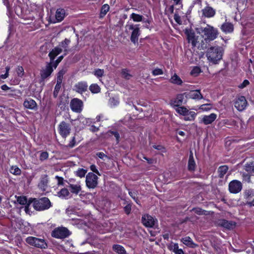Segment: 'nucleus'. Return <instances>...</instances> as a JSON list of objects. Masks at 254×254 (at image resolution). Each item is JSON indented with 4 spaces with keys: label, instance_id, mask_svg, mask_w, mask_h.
<instances>
[{
    "label": "nucleus",
    "instance_id": "f257e3e1",
    "mask_svg": "<svg viewBox=\"0 0 254 254\" xmlns=\"http://www.w3.org/2000/svg\"><path fill=\"white\" fill-rule=\"evenodd\" d=\"M185 33L187 36V39L189 43H191L192 46L194 47H196L199 50H204L207 48L208 43L210 42V40L206 39V38L203 37L199 38L198 36H196L194 32L186 30Z\"/></svg>",
    "mask_w": 254,
    "mask_h": 254
},
{
    "label": "nucleus",
    "instance_id": "f03ea898",
    "mask_svg": "<svg viewBox=\"0 0 254 254\" xmlns=\"http://www.w3.org/2000/svg\"><path fill=\"white\" fill-rule=\"evenodd\" d=\"M223 48L219 46L209 48L206 53L207 59L213 64H217L222 58Z\"/></svg>",
    "mask_w": 254,
    "mask_h": 254
},
{
    "label": "nucleus",
    "instance_id": "7ed1b4c3",
    "mask_svg": "<svg viewBox=\"0 0 254 254\" xmlns=\"http://www.w3.org/2000/svg\"><path fill=\"white\" fill-rule=\"evenodd\" d=\"M197 30L198 33H202L203 37L210 41L216 39L218 34L217 30L209 25H207L205 27L199 28Z\"/></svg>",
    "mask_w": 254,
    "mask_h": 254
},
{
    "label": "nucleus",
    "instance_id": "20e7f679",
    "mask_svg": "<svg viewBox=\"0 0 254 254\" xmlns=\"http://www.w3.org/2000/svg\"><path fill=\"white\" fill-rule=\"evenodd\" d=\"M31 200L33 202V207L37 211L48 209L51 206V202L47 197H43L39 199L31 198Z\"/></svg>",
    "mask_w": 254,
    "mask_h": 254
},
{
    "label": "nucleus",
    "instance_id": "39448f33",
    "mask_svg": "<svg viewBox=\"0 0 254 254\" xmlns=\"http://www.w3.org/2000/svg\"><path fill=\"white\" fill-rule=\"evenodd\" d=\"M26 242L31 246L40 249H45L47 247V245L44 239L34 237L27 238Z\"/></svg>",
    "mask_w": 254,
    "mask_h": 254
},
{
    "label": "nucleus",
    "instance_id": "423d86ee",
    "mask_svg": "<svg viewBox=\"0 0 254 254\" xmlns=\"http://www.w3.org/2000/svg\"><path fill=\"white\" fill-rule=\"evenodd\" d=\"M70 234L69 230L65 227H59L55 229L52 233V237L58 239H64Z\"/></svg>",
    "mask_w": 254,
    "mask_h": 254
},
{
    "label": "nucleus",
    "instance_id": "0eeeda50",
    "mask_svg": "<svg viewBox=\"0 0 254 254\" xmlns=\"http://www.w3.org/2000/svg\"><path fill=\"white\" fill-rule=\"evenodd\" d=\"M85 182L88 188L94 189L98 184V177L93 173H89L86 175Z\"/></svg>",
    "mask_w": 254,
    "mask_h": 254
},
{
    "label": "nucleus",
    "instance_id": "6e6552de",
    "mask_svg": "<svg viewBox=\"0 0 254 254\" xmlns=\"http://www.w3.org/2000/svg\"><path fill=\"white\" fill-rule=\"evenodd\" d=\"M71 127L69 124L63 121L59 126V133L64 138H65L70 132Z\"/></svg>",
    "mask_w": 254,
    "mask_h": 254
},
{
    "label": "nucleus",
    "instance_id": "1a4fd4ad",
    "mask_svg": "<svg viewBox=\"0 0 254 254\" xmlns=\"http://www.w3.org/2000/svg\"><path fill=\"white\" fill-rule=\"evenodd\" d=\"M52 62L47 63L40 71L41 78L42 81L49 77L53 71Z\"/></svg>",
    "mask_w": 254,
    "mask_h": 254
},
{
    "label": "nucleus",
    "instance_id": "9d476101",
    "mask_svg": "<svg viewBox=\"0 0 254 254\" xmlns=\"http://www.w3.org/2000/svg\"><path fill=\"white\" fill-rule=\"evenodd\" d=\"M83 105V102L78 98L72 99L70 103L71 109L72 111L76 113H80L81 112Z\"/></svg>",
    "mask_w": 254,
    "mask_h": 254
},
{
    "label": "nucleus",
    "instance_id": "9b49d317",
    "mask_svg": "<svg viewBox=\"0 0 254 254\" xmlns=\"http://www.w3.org/2000/svg\"><path fill=\"white\" fill-rule=\"evenodd\" d=\"M242 189V183L238 180H233L229 184V190L230 192L237 193Z\"/></svg>",
    "mask_w": 254,
    "mask_h": 254
},
{
    "label": "nucleus",
    "instance_id": "f8f14e48",
    "mask_svg": "<svg viewBox=\"0 0 254 254\" xmlns=\"http://www.w3.org/2000/svg\"><path fill=\"white\" fill-rule=\"evenodd\" d=\"M234 105L238 111H242L246 108L247 101L244 96H241L236 99Z\"/></svg>",
    "mask_w": 254,
    "mask_h": 254
},
{
    "label": "nucleus",
    "instance_id": "ddd939ff",
    "mask_svg": "<svg viewBox=\"0 0 254 254\" xmlns=\"http://www.w3.org/2000/svg\"><path fill=\"white\" fill-rule=\"evenodd\" d=\"M244 198L247 200L246 204L250 206H254V198L251 199L254 196V191L252 189L246 190L244 192Z\"/></svg>",
    "mask_w": 254,
    "mask_h": 254
},
{
    "label": "nucleus",
    "instance_id": "4468645a",
    "mask_svg": "<svg viewBox=\"0 0 254 254\" xmlns=\"http://www.w3.org/2000/svg\"><path fill=\"white\" fill-rule=\"evenodd\" d=\"M141 222L146 227H153L155 223V220L148 214H144L142 216Z\"/></svg>",
    "mask_w": 254,
    "mask_h": 254
},
{
    "label": "nucleus",
    "instance_id": "2eb2a0df",
    "mask_svg": "<svg viewBox=\"0 0 254 254\" xmlns=\"http://www.w3.org/2000/svg\"><path fill=\"white\" fill-rule=\"evenodd\" d=\"M185 96L187 98L195 100H200L203 98L199 90H191L188 92L184 93Z\"/></svg>",
    "mask_w": 254,
    "mask_h": 254
},
{
    "label": "nucleus",
    "instance_id": "dca6fc26",
    "mask_svg": "<svg viewBox=\"0 0 254 254\" xmlns=\"http://www.w3.org/2000/svg\"><path fill=\"white\" fill-rule=\"evenodd\" d=\"M88 86L86 82L81 81L75 84L73 90L78 93L82 94L87 90Z\"/></svg>",
    "mask_w": 254,
    "mask_h": 254
},
{
    "label": "nucleus",
    "instance_id": "f3484780",
    "mask_svg": "<svg viewBox=\"0 0 254 254\" xmlns=\"http://www.w3.org/2000/svg\"><path fill=\"white\" fill-rule=\"evenodd\" d=\"M218 225L227 229L231 230L235 227L236 223L232 221H229L225 219H221L219 221Z\"/></svg>",
    "mask_w": 254,
    "mask_h": 254
},
{
    "label": "nucleus",
    "instance_id": "a211bd4d",
    "mask_svg": "<svg viewBox=\"0 0 254 254\" xmlns=\"http://www.w3.org/2000/svg\"><path fill=\"white\" fill-rule=\"evenodd\" d=\"M202 15L206 17H212L215 14V10L210 6H206L202 10Z\"/></svg>",
    "mask_w": 254,
    "mask_h": 254
},
{
    "label": "nucleus",
    "instance_id": "6ab92c4d",
    "mask_svg": "<svg viewBox=\"0 0 254 254\" xmlns=\"http://www.w3.org/2000/svg\"><path fill=\"white\" fill-rule=\"evenodd\" d=\"M196 164L194 160L193 153L191 151L190 152L188 168L190 171H194L195 169Z\"/></svg>",
    "mask_w": 254,
    "mask_h": 254
},
{
    "label": "nucleus",
    "instance_id": "aec40b11",
    "mask_svg": "<svg viewBox=\"0 0 254 254\" xmlns=\"http://www.w3.org/2000/svg\"><path fill=\"white\" fill-rule=\"evenodd\" d=\"M63 49L59 47H57L53 49L49 54V57L51 60L50 62H52L53 63L55 57L61 53Z\"/></svg>",
    "mask_w": 254,
    "mask_h": 254
},
{
    "label": "nucleus",
    "instance_id": "412c9836",
    "mask_svg": "<svg viewBox=\"0 0 254 254\" xmlns=\"http://www.w3.org/2000/svg\"><path fill=\"white\" fill-rule=\"evenodd\" d=\"M24 106L29 109L34 110L37 108V104L33 99L26 100L23 103Z\"/></svg>",
    "mask_w": 254,
    "mask_h": 254
},
{
    "label": "nucleus",
    "instance_id": "4be33fe9",
    "mask_svg": "<svg viewBox=\"0 0 254 254\" xmlns=\"http://www.w3.org/2000/svg\"><path fill=\"white\" fill-rule=\"evenodd\" d=\"M140 34L139 28H135L132 31L130 41L134 44L137 43L138 37Z\"/></svg>",
    "mask_w": 254,
    "mask_h": 254
},
{
    "label": "nucleus",
    "instance_id": "5701e85b",
    "mask_svg": "<svg viewBox=\"0 0 254 254\" xmlns=\"http://www.w3.org/2000/svg\"><path fill=\"white\" fill-rule=\"evenodd\" d=\"M216 115L214 113L209 116H205L202 119V122L205 125L211 124L216 118Z\"/></svg>",
    "mask_w": 254,
    "mask_h": 254
},
{
    "label": "nucleus",
    "instance_id": "b1692460",
    "mask_svg": "<svg viewBox=\"0 0 254 254\" xmlns=\"http://www.w3.org/2000/svg\"><path fill=\"white\" fill-rule=\"evenodd\" d=\"M221 29L225 33H231L233 32L234 27L231 23L226 22L222 25Z\"/></svg>",
    "mask_w": 254,
    "mask_h": 254
},
{
    "label": "nucleus",
    "instance_id": "393cba45",
    "mask_svg": "<svg viewBox=\"0 0 254 254\" xmlns=\"http://www.w3.org/2000/svg\"><path fill=\"white\" fill-rule=\"evenodd\" d=\"M182 242L186 246L192 248H194L197 246L196 244L193 242L192 239L190 237H186L183 238Z\"/></svg>",
    "mask_w": 254,
    "mask_h": 254
},
{
    "label": "nucleus",
    "instance_id": "a878e982",
    "mask_svg": "<svg viewBox=\"0 0 254 254\" xmlns=\"http://www.w3.org/2000/svg\"><path fill=\"white\" fill-rule=\"evenodd\" d=\"M65 16V10L63 8H58L56 12V18L58 21H62Z\"/></svg>",
    "mask_w": 254,
    "mask_h": 254
},
{
    "label": "nucleus",
    "instance_id": "bb28decb",
    "mask_svg": "<svg viewBox=\"0 0 254 254\" xmlns=\"http://www.w3.org/2000/svg\"><path fill=\"white\" fill-rule=\"evenodd\" d=\"M69 190L72 193L77 194L81 190V186L79 184H69Z\"/></svg>",
    "mask_w": 254,
    "mask_h": 254
},
{
    "label": "nucleus",
    "instance_id": "cd10ccee",
    "mask_svg": "<svg viewBox=\"0 0 254 254\" xmlns=\"http://www.w3.org/2000/svg\"><path fill=\"white\" fill-rule=\"evenodd\" d=\"M228 167L227 165L220 166L218 169V176L220 178H223L224 175L227 173L228 170Z\"/></svg>",
    "mask_w": 254,
    "mask_h": 254
},
{
    "label": "nucleus",
    "instance_id": "c85d7f7f",
    "mask_svg": "<svg viewBox=\"0 0 254 254\" xmlns=\"http://www.w3.org/2000/svg\"><path fill=\"white\" fill-rule=\"evenodd\" d=\"M70 42L69 39H65L64 40L61 42L58 46L64 49V52H65L64 55H65L68 52L67 47Z\"/></svg>",
    "mask_w": 254,
    "mask_h": 254
},
{
    "label": "nucleus",
    "instance_id": "c756f323",
    "mask_svg": "<svg viewBox=\"0 0 254 254\" xmlns=\"http://www.w3.org/2000/svg\"><path fill=\"white\" fill-rule=\"evenodd\" d=\"M113 249L119 254H127L125 249L121 245H114L113 246Z\"/></svg>",
    "mask_w": 254,
    "mask_h": 254
},
{
    "label": "nucleus",
    "instance_id": "7c9ffc66",
    "mask_svg": "<svg viewBox=\"0 0 254 254\" xmlns=\"http://www.w3.org/2000/svg\"><path fill=\"white\" fill-rule=\"evenodd\" d=\"M170 81L175 84L181 85L183 83L182 79L176 74H174L170 79Z\"/></svg>",
    "mask_w": 254,
    "mask_h": 254
},
{
    "label": "nucleus",
    "instance_id": "2f4dec72",
    "mask_svg": "<svg viewBox=\"0 0 254 254\" xmlns=\"http://www.w3.org/2000/svg\"><path fill=\"white\" fill-rule=\"evenodd\" d=\"M184 95L185 94L184 93L182 94H179L177 96L176 99L174 101V104L175 106L179 107L182 104L184 99Z\"/></svg>",
    "mask_w": 254,
    "mask_h": 254
},
{
    "label": "nucleus",
    "instance_id": "473e14b6",
    "mask_svg": "<svg viewBox=\"0 0 254 254\" xmlns=\"http://www.w3.org/2000/svg\"><path fill=\"white\" fill-rule=\"evenodd\" d=\"M69 194L68 190L66 188H63L58 192V196L60 197H65Z\"/></svg>",
    "mask_w": 254,
    "mask_h": 254
},
{
    "label": "nucleus",
    "instance_id": "72a5a7b5",
    "mask_svg": "<svg viewBox=\"0 0 254 254\" xmlns=\"http://www.w3.org/2000/svg\"><path fill=\"white\" fill-rule=\"evenodd\" d=\"M121 75L123 78L127 80L129 79L132 77V75L130 74L129 71L126 68L122 69Z\"/></svg>",
    "mask_w": 254,
    "mask_h": 254
},
{
    "label": "nucleus",
    "instance_id": "f704fd0d",
    "mask_svg": "<svg viewBox=\"0 0 254 254\" xmlns=\"http://www.w3.org/2000/svg\"><path fill=\"white\" fill-rule=\"evenodd\" d=\"M245 170L249 174H254V163L252 162L245 165Z\"/></svg>",
    "mask_w": 254,
    "mask_h": 254
},
{
    "label": "nucleus",
    "instance_id": "c9c22d12",
    "mask_svg": "<svg viewBox=\"0 0 254 254\" xmlns=\"http://www.w3.org/2000/svg\"><path fill=\"white\" fill-rule=\"evenodd\" d=\"M110 7L109 5L107 4H104L101 9V12H100V17H103L104 16L107 12L109 10Z\"/></svg>",
    "mask_w": 254,
    "mask_h": 254
},
{
    "label": "nucleus",
    "instance_id": "e433bc0d",
    "mask_svg": "<svg viewBox=\"0 0 254 254\" xmlns=\"http://www.w3.org/2000/svg\"><path fill=\"white\" fill-rule=\"evenodd\" d=\"M15 197L17 198V201L21 205H25L28 202L26 197L25 196H16Z\"/></svg>",
    "mask_w": 254,
    "mask_h": 254
},
{
    "label": "nucleus",
    "instance_id": "4c0bfd02",
    "mask_svg": "<svg viewBox=\"0 0 254 254\" xmlns=\"http://www.w3.org/2000/svg\"><path fill=\"white\" fill-rule=\"evenodd\" d=\"M130 18L133 19L134 22H140L143 20V16L142 15L132 13L130 15Z\"/></svg>",
    "mask_w": 254,
    "mask_h": 254
},
{
    "label": "nucleus",
    "instance_id": "58836bf2",
    "mask_svg": "<svg viewBox=\"0 0 254 254\" xmlns=\"http://www.w3.org/2000/svg\"><path fill=\"white\" fill-rule=\"evenodd\" d=\"M176 111L180 114L184 116L187 115L189 110L185 107H180L176 109Z\"/></svg>",
    "mask_w": 254,
    "mask_h": 254
},
{
    "label": "nucleus",
    "instance_id": "ea45409f",
    "mask_svg": "<svg viewBox=\"0 0 254 254\" xmlns=\"http://www.w3.org/2000/svg\"><path fill=\"white\" fill-rule=\"evenodd\" d=\"M89 89L93 93H97L100 92V88L96 84H93L89 86Z\"/></svg>",
    "mask_w": 254,
    "mask_h": 254
},
{
    "label": "nucleus",
    "instance_id": "a19ab883",
    "mask_svg": "<svg viewBox=\"0 0 254 254\" xmlns=\"http://www.w3.org/2000/svg\"><path fill=\"white\" fill-rule=\"evenodd\" d=\"M86 173H87V170H86L80 168V169H78L75 172V174H76V175L77 176H78V177H79L80 178H82V177H84L85 176V174Z\"/></svg>",
    "mask_w": 254,
    "mask_h": 254
},
{
    "label": "nucleus",
    "instance_id": "79ce46f5",
    "mask_svg": "<svg viewBox=\"0 0 254 254\" xmlns=\"http://www.w3.org/2000/svg\"><path fill=\"white\" fill-rule=\"evenodd\" d=\"M65 73V71L64 70H60L57 75V83L61 84L62 82L63 78V75Z\"/></svg>",
    "mask_w": 254,
    "mask_h": 254
},
{
    "label": "nucleus",
    "instance_id": "37998d69",
    "mask_svg": "<svg viewBox=\"0 0 254 254\" xmlns=\"http://www.w3.org/2000/svg\"><path fill=\"white\" fill-rule=\"evenodd\" d=\"M11 173L16 175H19L21 174V170L16 166H12L10 168Z\"/></svg>",
    "mask_w": 254,
    "mask_h": 254
},
{
    "label": "nucleus",
    "instance_id": "c03bdc74",
    "mask_svg": "<svg viewBox=\"0 0 254 254\" xmlns=\"http://www.w3.org/2000/svg\"><path fill=\"white\" fill-rule=\"evenodd\" d=\"M195 113L194 112H189L187 115H185V120L186 121H192L194 119Z\"/></svg>",
    "mask_w": 254,
    "mask_h": 254
},
{
    "label": "nucleus",
    "instance_id": "a18cd8bd",
    "mask_svg": "<svg viewBox=\"0 0 254 254\" xmlns=\"http://www.w3.org/2000/svg\"><path fill=\"white\" fill-rule=\"evenodd\" d=\"M61 84L57 83V84L55 86V87L54 93H53V96L55 98H56L58 96L59 92L61 89Z\"/></svg>",
    "mask_w": 254,
    "mask_h": 254
},
{
    "label": "nucleus",
    "instance_id": "49530a36",
    "mask_svg": "<svg viewBox=\"0 0 254 254\" xmlns=\"http://www.w3.org/2000/svg\"><path fill=\"white\" fill-rule=\"evenodd\" d=\"M200 68L198 66H195L190 72V74L194 76H197L200 72Z\"/></svg>",
    "mask_w": 254,
    "mask_h": 254
},
{
    "label": "nucleus",
    "instance_id": "de8ad7c7",
    "mask_svg": "<svg viewBox=\"0 0 254 254\" xmlns=\"http://www.w3.org/2000/svg\"><path fill=\"white\" fill-rule=\"evenodd\" d=\"M211 107L212 106L210 104H205L200 106L199 109L203 111H208L209 110Z\"/></svg>",
    "mask_w": 254,
    "mask_h": 254
},
{
    "label": "nucleus",
    "instance_id": "09e8293b",
    "mask_svg": "<svg viewBox=\"0 0 254 254\" xmlns=\"http://www.w3.org/2000/svg\"><path fill=\"white\" fill-rule=\"evenodd\" d=\"M152 73L153 75L156 76V75L163 74V71L161 69L159 68H156L152 71Z\"/></svg>",
    "mask_w": 254,
    "mask_h": 254
},
{
    "label": "nucleus",
    "instance_id": "8fccbe9b",
    "mask_svg": "<svg viewBox=\"0 0 254 254\" xmlns=\"http://www.w3.org/2000/svg\"><path fill=\"white\" fill-rule=\"evenodd\" d=\"M16 72L17 75L21 77L24 74V69L22 66H18L16 68Z\"/></svg>",
    "mask_w": 254,
    "mask_h": 254
},
{
    "label": "nucleus",
    "instance_id": "3c124183",
    "mask_svg": "<svg viewBox=\"0 0 254 254\" xmlns=\"http://www.w3.org/2000/svg\"><path fill=\"white\" fill-rule=\"evenodd\" d=\"M49 154L47 152H42L40 154V160L41 161H44L48 158Z\"/></svg>",
    "mask_w": 254,
    "mask_h": 254
},
{
    "label": "nucleus",
    "instance_id": "603ef678",
    "mask_svg": "<svg viewBox=\"0 0 254 254\" xmlns=\"http://www.w3.org/2000/svg\"><path fill=\"white\" fill-rule=\"evenodd\" d=\"M173 251L175 254H184L183 250L178 248V245H175Z\"/></svg>",
    "mask_w": 254,
    "mask_h": 254
},
{
    "label": "nucleus",
    "instance_id": "864d4df0",
    "mask_svg": "<svg viewBox=\"0 0 254 254\" xmlns=\"http://www.w3.org/2000/svg\"><path fill=\"white\" fill-rule=\"evenodd\" d=\"M104 70L101 69H97L95 70L94 74L97 77H102L104 74Z\"/></svg>",
    "mask_w": 254,
    "mask_h": 254
},
{
    "label": "nucleus",
    "instance_id": "5fc2aeb1",
    "mask_svg": "<svg viewBox=\"0 0 254 254\" xmlns=\"http://www.w3.org/2000/svg\"><path fill=\"white\" fill-rule=\"evenodd\" d=\"M108 132L109 133L114 135V136L116 137L117 143L119 142L120 135L118 132L110 130Z\"/></svg>",
    "mask_w": 254,
    "mask_h": 254
},
{
    "label": "nucleus",
    "instance_id": "6e6d98bb",
    "mask_svg": "<svg viewBox=\"0 0 254 254\" xmlns=\"http://www.w3.org/2000/svg\"><path fill=\"white\" fill-rule=\"evenodd\" d=\"M109 102L111 106H116L119 103V101L114 98H110Z\"/></svg>",
    "mask_w": 254,
    "mask_h": 254
},
{
    "label": "nucleus",
    "instance_id": "4d7b16f0",
    "mask_svg": "<svg viewBox=\"0 0 254 254\" xmlns=\"http://www.w3.org/2000/svg\"><path fill=\"white\" fill-rule=\"evenodd\" d=\"M131 209V205L130 204H128L124 207V211L125 213L127 215H128L130 213Z\"/></svg>",
    "mask_w": 254,
    "mask_h": 254
},
{
    "label": "nucleus",
    "instance_id": "13d9d810",
    "mask_svg": "<svg viewBox=\"0 0 254 254\" xmlns=\"http://www.w3.org/2000/svg\"><path fill=\"white\" fill-rule=\"evenodd\" d=\"M64 58L63 56H61L58 58V59L54 63H53L52 64L54 66L55 68H56L58 65V64L61 62Z\"/></svg>",
    "mask_w": 254,
    "mask_h": 254
},
{
    "label": "nucleus",
    "instance_id": "bf43d9fd",
    "mask_svg": "<svg viewBox=\"0 0 254 254\" xmlns=\"http://www.w3.org/2000/svg\"><path fill=\"white\" fill-rule=\"evenodd\" d=\"M32 203H33L32 200H31V198H30L28 200V203L26 204H25L26 205L25 206V211L26 213H29V206Z\"/></svg>",
    "mask_w": 254,
    "mask_h": 254
},
{
    "label": "nucleus",
    "instance_id": "052dcab7",
    "mask_svg": "<svg viewBox=\"0 0 254 254\" xmlns=\"http://www.w3.org/2000/svg\"><path fill=\"white\" fill-rule=\"evenodd\" d=\"M75 144V137H73L71 141L69 142V143L67 146H65L64 147H68L70 148H72L74 146Z\"/></svg>",
    "mask_w": 254,
    "mask_h": 254
},
{
    "label": "nucleus",
    "instance_id": "680f3d73",
    "mask_svg": "<svg viewBox=\"0 0 254 254\" xmlns=\"http://www.w3.org/2000/svg\"><path fill=\"white\" fill-rule=\"evenodd\" d=\"M56 179L58 181V185H63L64 184V179L63 178L57 176H56Z\"/></svg>",
    "mask_w": 254,
    "mask_h": 254
},
{
    "label": "nucleus",
    "instance_id": "e2e57ef3",
    "mask_svg": "<svg viewBox=\"0 0 254 254\" xmlns=\"http://www.w3.org/2000/svg\"><path fill=\"white\" fill-rule=\"evenodd\" d=\"M90 169H91V170L92 172H93L95 173L96 174H98V175H100V173H99V171H98V170L96 169V166H95V165H91V166H90Z\"/></svg>",
    "mask_w": 254,
    "mask_h": 254
},
{
    "label": "nucleus",
    "instance_id": "0e129e2a",
    "mask_svg": "<svg viewBox=\"0 0 254 254\" xmlns=\"http://www.w3.org/2000/svg\"><path fill=\"white\" fill-rule=\"evenodd\" d=\"M249 84V81L248 80H245L243 82L239 85V87L243 88Z\"/></svg>",
    "mask_w": 254,
    "mask_h": 254
},
{
    "label": "nucleus",
    "instance_id": "69168bd1",
    "mask_svg": "<svg viewBox=\"0 0 254 254\" xmlns=\"http://www.w3.org/2000/svg\"><path fill=\"white\" fill-rule=\"evenodd\" d=\"M96 155L102 159H104V157L108 158L107 155H106L104 153L101 152L97 153L96 154Z\"/></svg>",
    "mask_w": 254,
    "mask_h": 254
},
{
    "label": "nucleus",
    "instance_id": "338daca9",
    "mask_svg": "<svg viewBox=\"0 0 254 254\" xmlns=\"http://www.w3.org/2000/svg\"><path fill=\"white\" fill-rule=\"evenodd\" d=\"M205 211L202 210L201 209H196L195 210V212L198 215L205 214Z\"/></svg>",
    "mask_w": 254,
    "mask_h": 254
},
{
    "label": "nucleus",
    "instance_id": "774afa93",
    "mask_svg": "<svg viewBox=\"0 0 254 254\" xmlns=\"http://www.w3.org/2000/svg\"><path fill=\"white\" fill-rule=\"evenodd\" d=\"M128 28L129 30L133 31V29H135V28H139V27L137 25H134L133 24H131L128 25Z\"/></svg>",
    "mask_w": 254,
    "mask_h": 254
}]
</instances>
